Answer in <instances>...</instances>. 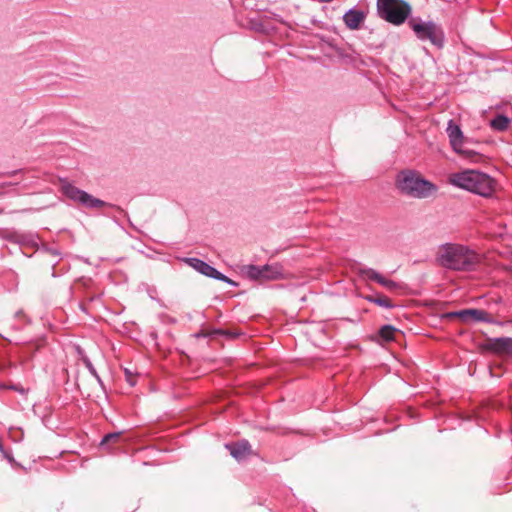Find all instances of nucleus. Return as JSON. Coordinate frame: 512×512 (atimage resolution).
<instances>
[{
    "instance_id": "f257e3e1",
    "label": "nucleus",
    "mask_w": 512,
    "mask_h": 512,
    "mask_svg": "<svg viewBox=\"0 0 512 512\" xmlns=\"http://www.w3.org/2000/svg\"><path fill=\"white\" fill-rule=\"evenodd\" d=\"M438 264L455 271H472L481 262L478 253L459 244H445L438 248Z\"/></svg>"
},
{
    "instance_id": "f03ea898",
    "label": "nucleus",
    "mask_w": 512,
    "mask_h": 512,
    "mask_svg": "<svg viewBox=\"0 0 512 512\" xmlns=\"http://www.w3.org/2000/svg\"><path fill=\"white\" fill-rule=\"evenodd\" d=\"M395 186L402 194L417 199L432 197L438 190L436 185L424 179L419 172L409 169L397 174Z\"/></svg>"
},
{
    "instance_id": "7ed1b4c3",
    "label": "nucleus",
    "mask_w": 512,
    "mask_h": 512,
    "mask_svg": "<svg viewBox=\"0 0 512 512\" xmlns=\"http://www.w3.org/2000/svg\"><path fill=\"white\" fill-rule=\"evenodd\" d=\"M377 8L380 17L394 25L404 23L411 12L403 0H377Z\"/></svg>"
},
{
    "instance_id": "20e7f679",
    "label": "nucleus",
    "mask_w": 512,
    "mask_h": 512,
    "mask_svg": "<svg viewBox=\"0 0 512 512\" xmlns=\"http://www.w3.org/2000/svg\"><path fill=\"white\" fill-rule=\"evenodd\" d=\"M60 189L62 193L69 199L79 201L88 207H103L105 203L90 194L78 189L66 181H61Z\"/></svg>"
},
{
    "instance_id": "39448f33",
    "label": "nucleus",
    "mask_w": 512,
    "mask_h": 512,
    "mask_svg": "<svg viewBox=\"0 0 512 512\" xmlns=\"http://www.w3.org/2000/svg\"><path fill=\"white\" fill-rule=\"evenodd\" d=\"M409 25L419 39L429 40L435 45L441 44L442 32L434 23L417 22L413 19L409 22Z\"/></svg>"
},
{
    "instance_id": "423d86ee",
    "label": "nucleus",
    "mask_w": 512,
    "mask_h": 512,
    "mask_svg": "<svg viewBox=\"0 0 512 512\" xmlns=\"http://www.w3.org/2000/svg\"><path fill=\"white\" fill-rule=\"evenodd\" d=\"M447 134L449 136L450 144L455 152L462 155L465 158L476 160L480 155L472 150L462 148L464 142L463 133L458 125L453 120H450L447 127Z\"/></svg>"
},
{
    "instance_id": "0eeeda50",
    "label": "nucleus",
    "mask_w": 512,
    "mask_h": 512,
    "mask_svg": "<svg viewBox=\"0 0 512 512\" xmlns=\"http://www.w3.org/2000/svg\"><path fill=\"white\" fill-rule=\"evenodd\" d=\"M448 318H458L463 323L471 322H492V316L481 309H464L450 312L446 315Z\"/></svg>"
},
{
    "instance_id": "6e6552de",
    "label": "nucleus",
    "mask_w": 512,
    "mask_h": 512,
    "mask_svg": "<svg viewBox=\"0 0 512 512\" xmlns=\"http://www.w3.org/2000/svg\"><path fill=\"white\" fill-rule=\"evenodd\" d=\"M472 186L471 192L484 197H490L495 191L496 182L489 175L478 171L477 175L474 177Z\"/></svg>"
},
{
    "instance_id": "1a4fd4ad",
    "label": "nucleus",
    "mask_w": 512,
    "mask_h": 512,
    "mask_svg": "<svg viewBox=\"0 0 512 512\" xmlns=\"http://www.w3.org/2000/svg\"><path fill=\"white\" fill-rule=\"evenodd\" d=\"M190 267L194 268L201 274L215 278L217 280H221L224 282H228L230 284H234L232 280L227 278L225 275L217 271L214 267L210 266L209 264L205 263L204 261L197 259V258H186L184 260Z\"/></svg>"
},
{
    "instance_id": "9d476101",
    "label": "nucleus",
    "mask_w": 512,
    "mask_h": 512,
    "mask_svg": "<svg viewBox=\"0 0 512 512\" xmlns=\"http://www.w3.org/2000/svg\"><path fill=\"white\" fill-rule=\"evenodd\" d=\"M482 349L501 355L512 356V338L501 337L488 339L482 346Z\"/></svg>"
},
{
    "instance_id": "9b49d317",
    "label": "nucleus",
    "mask_w": 512,
    "mask_h": 512,
    "mask_svg": "<svg viewBox=\"0 0 512 512\" xmlns=\"http://www.w3.org/2000/svg\"><path fill=\"white\" fill-rule=\"evenodd\" d=\"M477 172L478 171L476 170H466L463 172L451 174L449 177L450 183L460 188L471 191V188L473 187V180L474 177L477 175Z\"/></svg>"
},
{
    "instance_id": "f8f14e48",
    "label": "nucleus",
    "mask_w": 512,
    "mask_h": 512,
    "mask_svg": "<svg viewBox=\"0 0 512 512\" xmlns=\"http://www.w3.org/2000/svg\"><path fill=\"white\" fill-rule=\"evenodd\" d=\"M270 270V265H264L262 267L247 265L242 268V271L252 280L259 282L272 281L273 276H266V272Z\"/></svg>"
},
{
    "instance_id": "ddd939ff",
    "label": "nucleus",
    "mask_w": 512,
    "mask_h": 512,
    "mask_svg": "<svg viewBox=\"0 0 512 512\" xmlns=\"http://www.w3.org/2000/svg\"><path fill=\"white\" fill-rule=\"evenodd\" d=\"M230 454L238 461L253 455L252 448L247 441H239L237 443L226 445Z\"/></svg>"
},
{
    "instance_id": "4468645a",
    "label": "nucleus",
    "mask_w": 512,
    "mask_h": 512,
    "mask_svg": "<svg viewBox=\"0 0 512 512\" xmlns=\"http://www.w3.org/2000/svg\"><path fill=\"white\" fill-rule=\"evenodd\" d=\"M364 20V14L357 10H350L344 15V22L350 29H358Z\"/></svg>"
},
{
    "instance_id": "2eb2a0df",
    "label": "nucleus",
    "mask_w": 512,
    "mask_h": 512,
    "mask_svg": "<svg viewBox=\"0 0 512 512\" xmlns=\"http://www.w3.org/2000/svg\"><path fill=\"white\" fill-rule=\"evenodd\" d=\"M397 333L400 332L391 325H385L379 330L380 337L385 341L395 340Z\"/></svg>"
},
{
    "instance_id": "dca6fc26",
    "label": "nucleus",
    "mask_w": 512,
    "mask_h": 512,
    "mask_svg": "<svg viewBox=\"0 0 512 512\" xmlns=\"http://www.w3.org/2000/svg\"><path fill=\"white\" fill-rule=\"evenodd\" d=\"M509 123H510L509 118H507L503 115H499L491 121V126L495 130L504 131L508 128Z\"/></svg>"
},
{
    "instance_id": "f3484780",
    "label": "nucleus",
    "mask_w": 512,
    "mask_h": 512,
    "mask_svg": "<svg viewBox=\"0 0 512 512\" xmlns=\"http://www.w3.org/2000/svg\"><path fill=\"white\" fill-rule=\"evenodd\" d=\"M365 298L368 301L374 302V303H376L379 306L386 307V308H391L392 307L391 300L388 297H386V296H383V295H380V296H377V297L366 296Z\"/></svg>"
},
{
    "instance_id": "a211bd4d",
    "label": "nucleus",
    "mask_w": 512,
    "mask_h": 512,
    "mask_svg": "<svg viewBox=\"0 0 512 512\" xmlns=\"http://www.w3.org/2000/svg\"><path fill=\"white\" fill-rule=\"evenodd\" d=\"M359 274L363 276L366 279L376 281L377 283H380L382 279V275H380L378 272H376L373 269H360Z\"/></svg>"
},
{
    "instance_id": "6ab92c4d",
    "label": "nucleus",
    "mask_w": 512,
    "mask_h": 512,
    "mask_svg": "<svg viewBox=\"0 0 512 512\" xmlns=\"http://www.w3.org/2000/svg\"><path fill=\"white\" fill-rule=\"evenodd\" d=\"M266 276H273V280L284 278L283 268L278 264L270 265V270L266 272Z\"/></svg>"
},
{
    "instance_id": "aec40b11",
    "label": "nucleus",
    "mask_w": 512,
    "mask_h": 512,
    "mask_svg": "<svg viewBox=\"0 0 512 512\" xmlns=\"http://www.w3.org/2000/svg\"><path fill=\"white\" fill-rule=\"evenodd\" d=\"M379 284L384 286L385 288H387L389 291H396L401 287L398 283H396L392 280H388V279L384 278L383 276H382V279Z\"/></svg>"
},
{
    "instance_id": "412c9836",
    "label": "nucleus",
    "mask_w": 512,
    "mask_h": 512,
    "mask_svg": "<svg viewBox=\"0 0 512 512\" xmlns=\"http://www.w3.org/2000/svg\"><path fill=\"white\" fill-rule=\"evenodd\" d=\"M121 433H110L107 434L101 441V445L108 444L110 442H116L120 438Z\"/></svg>"
},
{
    "instance_id": "4be33fe9",
    "label": "nucleus",
    "mask_w": 512,
    "mask_h": 512,
    "mask_svg": "<svg viewBox=\"0 0 512 512\" xmlns=\"http://www.w3.org/2000/svg\"><path fill=\"white\" fill-rule=\"evenodd\" d=\"M125 377L128 383L133 386L136 383V376L129 369H125Z\"/></svg>"
},
{
    "instance_id": "5701e85b",
    "label": "nucleus",
    "mask_w": 512,
    "mask_h": 512,
    "mask_svg": "<svg viewBox=\"0 0 512 512\" xmlns=\"http://www.w3.org/2000/svg\"><path fill=\"white\" fill-rule=\"evenodd\" d=\"M84 363L86 364V366L94 373V369L92 367V364L91 362L88 360V359H84Z\"/></svg>"
}]
</instances>
